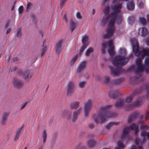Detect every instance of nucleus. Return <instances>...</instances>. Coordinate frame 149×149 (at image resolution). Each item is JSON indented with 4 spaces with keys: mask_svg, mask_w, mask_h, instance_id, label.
Masks as SVG:
<instances>
[{
    "mask_svg": "<svg viewBox=\"0 0 149 149\" xmlns=\"http://www.w3.org/2000/svg\"><path fill=\"white\" fill-rule=\"evenodd\" d=\"M122 8V3L112 6V12L110 13L111 19L109 20L108 28L107 29V33L102 36L103 39L108 38L113 35L115 30L114 25L115 21L117 16L120 14Z\"/></svg>",
    "mask_w": 149,
    "mask_h": 149,
    "instance_id": "obj_1",
    "label": "nucleus"
},
{
    "mask_svg": "<svg viewBox=\"0 0 149 149\" xmlns=\"http://www.w3.org/2000/svg\"><path fill=\"white\" fill-rule=\"evenodd\" d=\"M120 54H123V56H116L113 61V63L114 66L116 67L114 69L111 66H109L111 74L113 76H116L120 74L121 73L125 72L119 65H125L127 63L125 59L126 57L125 55L126 54V50L125 48L120 49Z\"/></svg>",
    "mask_w": 149,
    "mask_h": 149,
    "instance_id": "obj_2",
    "label": "nucleus"
},
{
    "mask_svg": "<svg viewBox=\"0 0 149 149\" xmlns=\"http://www.w3.org/2000/svg\"><path fill=\"white\" fill-rule=\"evenodd\" d=\"M112 107V105H109L101 107L100 112L94 116L95 123L97 124L102 123L105 121L107 118L116 116V113H111L110 112V109Z\"/></svg>",
    "mask_w": 149,
    "mask_h": 149,
    "instance_id": "obj_3",
    "label": "nucleus"
},
{
    "mask_svg": "<svg viewBox=\"0 0 149 149\" xmlns=\"http://www.w3.org/2000/svg\"><path fill=\"white\" fill-rule=\"evenodd\" d=\"M132 42L133 45V51L135 56L138 57L141 56L142 58H143L145 55L149 56V49H143L141 51L139 50V43L135 38H132Z\"/></svg>",
    "mask_w": 149,
    "mask_h": 149,
    "instance_id": "obj_4",
    "label": "nucleus"
},
{
    "mask_svg": "<svg viewBox=\"0 0 149 149\" xmlns=\"http://www.w3.org/2000/svg\"><path fill=\"white\" fill-rule=\"evenodd\" d=\"M130 129L134 130L135 134L137 135L139 132L138 127L136 124L134 123L130 127H127L124 129L123 134H121V136L122 139H125L128 136Z\"/></svg>",
    "mask_w": 149,
    "mask_h": 149,
    "instance_id": "obj_5",
    "label": "nucleus"
},
{
    "mask_svg": "<svg viewBox=\"0 0 149 149\" xmlns=\"http://www.w3.org/2000/svg\"><path fill=\"white\" fill-rule=\"evenodd\" d=\"M110 8L109 6H107L104 9L103 12L105 15L103 16L102 20L101 21V25L104 26L108 22L109 19H111L110 14L108 15L109 12Z\"/></svg>",
    "mask_w": 149,
    "mask_h": 149,
    "instance_id": "obj_6",
    "label": "nucleus"
},
{
    "mask_svg": "<svg viewBox=\"0 0 149 149\" xmlns=\"http://www.w3.org/2000/svg\"><path fill=\"white\" fill-rule=\"evenodd\" d=\"M92 104V101L91 99H89L85 103L84 107V114L85 116L87 117L88 116L89 112L91 109Z\"/></svg>",
    "mask_w": 149,
    "mask_h": 149,
    "instance_id": "obj_7",
    "label": "nucleus"
},
{
    "mask_svg": "<svg viewBox=\"0 0 149 149\" xmlns=\"http://www.w3.org/2000/svg\"><path fill=\"white\" fill-rule=\"evenodd\" d=\"M137 64L136 70L134 72L136 73L143 72V65L141 63V60L140 58H137L136 61Z\"/></svg>",
    "mask_w": 149,
    "mask_h": 149,
    "instance_id": "obj_8",
    "label": "nucleus"
},
{
    "mask_svg": "<svg viewBox=\"0 0 149 149\" xmlns=\"http://www.w3.org/2000/svg\"><path fill=\"white\" fill-rule=\"evenodd\" d=\"M108 45L109 47V49L108 52L110 56H112L115 54V52L114 51V47L113 45V42L111 40H110L108 42Z\"/></svg>",
    "mask_w": 149,
    "mask_h": 149,
    "instance_id": "obj_9",
    "label": "nucleus"
},
{
    "mask_svg": "<svg viewBox=\"0 0 149 149\" xmlns=\"http://www.w3.org/2000/svg\"><path fill=\"white\" fill-rule=\"evenodd\" d=\"M143 65V72L145 71L146 73H149V58H146L144 60V64Z\"/></svg>",
    "mask_w": 149,
    "mask_h": 149,
    "instance_id": "obj_10",
    "label": "nucleus"
},
{
    "mask_svg": "<svg viewBox=\"0 0 149 149\" xmlns=\"http://www.w3.org/2000/svg\"><path fill=\"white\" fill-rule=\"evenodd\" d=\"M86 62L83 61L81 62L78 66L76 72L79 73L83 70L86 67Z\"/></svg>",
    "mask_w": 149,
    "mask_h": 149,
    "instance_id": "obj_11",
    "label": "nucleus"
},
{
    "mask_svg": "<svg viewBox=\"0 0 149 149\" xmlns=\"http://www.w3.org/2000/svg\"><path fill=\"white\" fill-rule=\"evenodd\" d=\"M74 85L73 82L70 81L69 84L68 88L67 91V95H71L72 93L73 92V88Z\"/></svg>",
    "mask_w": 149,
    "mask_h": 149,
    "instance_id": "obj_12",
    "label": "nucleus"
},
{
    "mask_svg": "<svg viewBox=\"0 0 149 149\" xmlns=\"http://www.w3.org/2000/svg\"><path fill=\"white\" fill-rule=\"evenodd\" d=\"M138 116V113L137 112H135L132 113L128 118V123H130L135 120Z\"/></svg>",
    "mask_w": 149,
    "mask_h": 149,
    "instance_id": "obj_13",
    "label": "nucleus"
},
{
    "mask_svg": "<svg viewBox=\"0 0 149 149\" xmlns=\"http://www.w3.org/2000/svg\"><path fill=\"white\" fill-rule=\"evenodd\" d=\"M63 40H61L56 44V52L57 53H59L62 49V45Z\"/></svg>",
    "mask_w": 149,
    "mask_h": 149,
    "instance_id": "obj_14",
    "label": "nucleus"
},
{
    "mask_svg": "<svg viewBox=\"0 0 149 149\" xmlns=\"http://www.w3.org/2000/svg\"><path fill=\"white\" fill-rule=\"evenodd\" d=\"M23 83L21 81L17 79H15L14 82V86L18 88H20L22 87Z\"/></svg>",
    "mask_w": 149,
    "mask_h": 149,
    "instance_id": "obj_15",
    "label": "nucleus"
},
{
    "mask_svg": "<svg viewBox=\"0 0 149 149\" xmlns=\"http://www.w3.org/2000/svg\"><path fill=\"white\" fill-rule=\"evenodd\" d=\"M141 102V100H137L130 104L128 105L127 107V108L130 109L134 107L139 106Z\"/></svg>",
    "mask_w": 149,
    "mask_h": 149,
    "instance_id": "obj_16",
    "label": "nucleus"
},
{
    "mask_svg": "<svg viewBox=\"0 0 149 149\" xmlns=\"http://www.w3.org/2000/svg\"><path fill=\"white\" fill-rule=\"evenodd\" d=\"M9 113L8 112H4L1 118V123L3 125L6 123V120L7 117L8 116Z\"/></svg>",
    "mask_w": 149,
    "mask_h": 149,
    "instance_id": "obj_17",
    "label": "nucleus"
},
{
    "mask_svg": "<svg viewBox=\"0 0 149 149\" xmlns=\"http://www.w3.org/2000/svg\"><path fill=\"white\" fill-rule=\"evenodd\" d=\"M141 136L144 137L142 143H144L146 141V139L145 137V136H147L148 139H149V132H147L145 130H142L141 134Z\"/></svg>",
    "mask_w": 149,
    "mask_h": 149,
    "instance_id": "obj_18",
    "label": "nucleus"
},
{
    "mask_svg": "<svg viewBox=\"0 0 149 149\" xmlns=\"http://www.w3.org/2000/svg\"><path fill=\"white\" fill-rule=\"evenodd\" d=\"M140 92H136L135 91L132 93L130 96L127 97L125 100V101L127 103H130L131 102L134 96L136 94L139 93Z\"/></svg>",
    "mask_w": 149,
    "mask_h": 149,
    "instance_id": "obj_19",
    "label": "nucleus"
},
{
    "mask_svg": "<svg viewBox=\"0 0 149 149\" xmlns=\"http://www.w3.org/2000/svg\"><path fill=\"white\" fill-rule=\"evenodd\" d=\"M118 95V90L112 91L110 92L109 93V96L113 99L116 98Z\"/></svg>",
    "mask_w": 149,
    "mask_h": 149,
    "instance_id": "obj_20",
    "label": "nucleus"
},
{
    "mask_svg": "<svg viewBox=\"0 0 149 149\" xmlns=\"http://www.w3.org/2000/svg\"><path fill=\"white\" fill-rule=\"evenodd\" d=\"M124 101L123 99H119L115 104V106L117 107H120L124 104Z\"/></svg>",
    "mask_w": 149,
    "mask_h": 149,
    "instance_id": "obj_21",
    "label": "nucleus"
},
{
    "mask_svg": "<svg viewBox=\"0 0 149 149\" xmlns=\"http://www.w3.org/2000/svg\"><path fill=\"white\" fill-rule=\"evenodd\" d=\"M81 110V108H79L77 111H75L74 113L72 118L73 122H75L76 120L77 116L80 114Z\"/></svg>",
    "mask_w": 149,
    "mask_h": 149,
    "instance_id": "obj_22",
    "label": "nucleus"
},
{
    "mask_svg": "<svg viewBox=\"0 0 149 149\" xmlns=\"http://www.w3.org/2000/svg\"><path fill=\"white\" fill-rule=\"evenodd\" d=\"M70 29L72 32L76 28L77 24L72 20L70 21Z\"/></svg>",
    "mask_w": 149,
    "mask_h": 149,
    "instance_id": "obj_23",
    "label": "nucleus"
},
{
    "mask_svg": "<svg viewBox=\"0 0 149 149\" xmlns=\"http://www.w3.org/2000/svg\"><path fill=\"white\" fill-rule=\"evenodd\" d=\"M141 30V36L143 37L146 36L148 33V31L147 29L145 27H143L141 29V28L139 29V33L140 31Z\"/></svg>",
    "mask_w": 149,
    "mask_h": 149,
    "instance_id": "obj_24",
    "label": "nucleus"
},
{
    "mask_svg": "<svg viewBox=\"0 0 149 149\" xmlns=\"http://www.w3.org/2000/svg\"><path fill=\"white\" fill-rule=\"evenodd\" d=\"M127 9L129 10H133L134 8V3L132 1L129 2L127 5Z\"/></svg>",
    "mask_w": 149,
    "mask_h": 149,
    "instance_id": "obj_25",
    "label": "nucleus"
},
{
    "mask_svg": "<svg viewBox=\"0 0 149 149\" xmlns=\"http://www.w3.org/2000/svg\"><path fill=\"white\" fill-rule=\"evenodd\" d=\"M23 76L25 79H27L31 78L32 76V75L30 74L29 71H27L24 74Z\"/></svg>",
    "mask_w": 149,
    "mask_h": 149,
    "instance_id": "obj_26",
    "label": "nucleus"
},
{
    "mask_svg": "<svg viewBox=\"0 0 149 149\" xmlns=\"http://www.w3.org/2000/svg\"><path fill=\"white\" fill-rule=\"evenodd\" d=\"M80 102H74L71 104V107L72 109H76L79 106Z\"/></svg>",
    "mask_w": 149,
    "mask_h": 149,
    "instance_id": "obj_27",
    "label": "nucleus"
},
{
    "mask_svg": "<svg viewBox=\"0 0 149 149\" xmlns=\"http://www.w3.org/2000/svg\"><path fill=\"white\" fill-rule=\"evenodd\" d=\"M22 127H21L19 128L18 129L17 131L16 135L15 136V138L14 139V140L15 141H17L20 135V134H21V131L22 130Z\"/></svg>",
    "mask_w": 149,
    "mask_h": 149,
    "instance_id": "obj_28",
    "label": "nucleus"
},
{
    "mask_svg": "<svg viewBox=\"0 0 149 149\" xmlns=\"http://www.w3.org/2000/svg\"><path fill=\"white\" fill-rule=\"evenodd\" d=\"M42 137L43 139V143H45L46 140L47 138V134L46 130H44L43 131L42 133Z\"/></svg>",
    "mask_w": 149,
    "mask_h": 149,
    "instance_id": "obj_29",
    "label": "nucleus"
},
{
    "mask_svg": "<svg viewBox=\"0 0 149 149\" xmlns=\"http://www.w3.org/2000/svg\"><path fill=\"white\" fill-rule=\"evenodd\" d=\"M87 143L89 147H93L95 145L96 142L94 140H90L88 141Z\"/></svg>",
    "mask_w": 149,
    "mask_h": 149,
    "instance_id": "obj_30",
    "label": "nucleus"
},
{
    "mask_svg": "<svg viewBox=\"0 0 149 149\" xmlns=\"http://www.w3.org/2000/svg\"><path fill=\"white\" fill-rule=\"evenodd\" d=\"M118 123L116 122H111L109 123L106 126V128L108 129H110L112 126L113 125H117Z\"/></svg>",
    "mask_w": 149,
    "mask_h": 149,
    "instance_id": "obj_31",
    "label": "nucleus"
},
{
    "mask_svg": "<svg viewBox=\"0 0 149 149\" xmlns=\"http://www.w3.org/2000/svg\"><path fill=\"white\" fill-rule=\"evenodd\" d=\"M135 22V19L134 16H131L128 17V22L130 25L132 24Z\"/></svg>",
    "mask_w": 149,
    "mask_h": 149,
    "instance_id": "obj_32",
    "label": "nucleus"
},
{
    "mask_svg": "<svg viewBox=\"0 0 149 149\" xmlns=\"http://www.w3.org/2000/svg\"><path fill=\"white\" fill-rule=\"evenodd\" d=\"M94 49L93 48L90 47L86 51L85 55L87 56H88L91 53L93 52Z\"/></svg>",
    "mask_w": 149,
    "mask_h": 149,
    "instance_id": "obj_33",
    "label": "nucleus"
},
{
    "mask_svg": "<svg viewBox=\"0 0 149 149\" xmlns=\"http://www.w3.org/2000/svg\"><path fill=\"white\" fill-rule=\"evenodd\" d=\"M124 80L123 78H120L118 79L113 81L112 83L115 84H118L121 83Z\"/></svg>",
    "mask_w": 149,
    "mask_h": 149,
    "instance_id": "obj_34",
    "label": "nucleus"
},
{
    "mask_svg": "<svg viewBox=\"0 0 149 149\" xmlns=\"http://www.w3.org/2000/svg\"><path fill=\"white\" fill-rule=\"evenodd\" d=\"M88 44H83V45L81 47V49L80 51L79 54L80 55L82 54V53L86 48L87 46L88 45Z\"/></svg>",
    "mask_w": 149,
    "mask_h": 149,
    "instance_id": "obj_35",
    "label": "nucleus"
},
{
    "mask_svg": "<svg viewBox=\"0 0 149 149\" xmlns=\"http://www.w3.org/2000/svg\"><path fill=\"white\" fill-rule=\"evenodd\" d=\"M86 82L85 81H82L79 82V87L81 88H83L85 87Z\"/></svg>",
    "mask_w": 149,
    "mask_h": 149,
    "instance_id": "obj_36",
    "label": "nucleus"
},
{
    "mask_svg": "<svg viewBox=\"0 0 149 149\" xmlns=\"http://www.w3.org/2000/svg\"><path fill=\"white\" fill-rule=\"evenodd\" d=\"M116 21V23L117 24L120 25L121 24L123 20L121 17H118V16L115 21Z\"/></svg>",
    "mask_w": 149,
    "mask_h": 149,
    "instance_id": "obj_37",
    "label": "nucleus"
},
{
    "mask_svg": "<svg viewBox=\"0 0 149 149\" xmlns=\"http://www.w3.org/2000/svg\"><path fill=\"white\" fill-rule=\"evenodd\" d=\"M139 21L143 25L146 24V19L143 17L140 18L139 19Z\"/></svg>",
    "mask_w": 149,
    "mask_h": 149,
    "instance_id": "obj_38",
    "label": "nucleus"
},
{
    "mask_svg": "<svg viewBox=\"0 0 149 149\" xmlns=\"http://www.w3.org/2000/svg\"><path fill=\"white\" fill-rule=\"evenodd\" d=\"M88 39V38L87 36H84L82 39V42L83 43V44H88L87 43H86V42L87 41Z\"/></svg>",
    "mask_w": 149,
    "mask_h": 149,
    "instance_id": "obj_39",
    "label": "nucleus"
},
{
    "mask_svg": "<svg viewBox=\"0 0 149 149\" xmlns=\"http://www.w3.org/2000/svg\"><path fill=\"white\" fill-rule=\"evenodd\" d=\"M77 57L78 56L77 55L72 58L70 63L71 65L73 64L74 63L77 61Z\"/></svg>",
    "mask_w": 149,
    "mask_h": 149,
    "instance_id": "obj_40",
    "label": "nucleus"
},
{
    "mask_svg": "<svg viewBox=\"0 0 149 149\" xmlns=\"http://www.w3.org/2000/svg\"><path fill=\"white\" fill-rule=\"evenodd\" d=\"M24 8L23 6H21L18 8V12L19 14H21L23 11Z\"/></svg>",
    "mask_w": 149,
    "mask_h": 149,
    "instance_id": "obj_41",
    "label": "nucleus"
},
{
    "mask_svg": "<svg viewBox=\"0 0 149 149\" xmlns=\"http://www.w3.org/2000/svg\"><path fill=\"white\" fill-rule=\"evenodd\" d=\"M22 35V33L21 31V29L20 28L19 29L17 30V36L18 37L21 36Z\"/></svg>",
    "mask_w": 149,
    "mask_h": 149,
    "instance_id": "obj_42",
    "label": "nucleus"
},
{
    "mask_svg": "<svg viewBox=\"0 0 149 149\" xmlns=\"http://www.w3.org/2000/svg\"><path fill=\"white\" fill-rule=\"evenodd\" d=\"M77 17L79 19H81L82 18V17L81 16L80 13L79 12H78L76 14Z\"/></svg>",
    "mask_w": 149,
    "mask_h": 149,
    "instance_id": "obj_43",
    "label": "nucleus"
},
{
    "mask_svg": "<svg viewBox=\"0 0 149 149\" xmlns=\"http://www.w3.org/2000/svg\"><path fill=\"white\" fill-rule=\"evenodd\" d=\"M134 69V66H132L130 67L127 70L125 71V72H128L130 71H132Z\"/></svg>",
    "mask_w": 149,
    "mask_h": 149,
    "instance_id": "obj_44",
    "label": "nucleus"
},
{
    "mask_svg": "<svg viewBox=\"0 0 149 149\" xmlns=\"http://www.w3.org/2000/svg\"><path fill=\"white\" fill-rule=\"evenodd\" d=\"M47 46H46L43 49L42 52L41 54V56H42L44 55V54L47 51Z\"/></svg>",
    "mask_w": 149,
    "mask_h": 149,
    "instance_id": "obj_45",
    "label": "nucleus"
},
{
    "mask_svg": "<svg viewBox=\"0 0 149 149\" xmlns=\"http://www.w3.org/2000/svg\"><path fill=\"white\" fill-rule=\"evenodd\" d=\"M118 146L120 148H123L124 147V145L123 143L121 141H119L118 143Z\"/></svg>",
    "mask_w": 149,
    "mask_h": 149,
    "instance_id": "obj_46",
    "label": "nucleus"
},
{
    "mask_svg": "<svg viewBox=\"0 0 149 149\" xmlns=\"http://www.w3.org/2000/svg\"><path fill=\"white\" fill-rule=\"evenodd\" d=\"M140 139L138 138H136L135 139V143L136 145H138L140 143Z\"/></svg>",
    "mask_w": 149,
    "mask_h": 149,
    "instance_id": "obj_47",
    "label": "nucleus"
},
{
    "mask_svg": "<svg viewBox=\"0 0 149 149\" xmlns=\"http://www.w3.org/2000/svg\"><path fill=\"white\" fill-rule=\"evenodd\" d=\"M17 69V68L16 67H11L10 68L9 71H11L12 72H14Z\"/></svg>",
    "mask_w": 149,
    "mask_h": 149,
    "instance_id": "obj_48",
    "label": "nucleus"
},
{
    "mask_svg": "<svg viewBox=\"0 0 149 149\" xmlns=\"http://www.w3.org/2000/svg\"><path fill=\"white\" fill-rule=\"evenodd\" d=\"M65 3V0H62V1L61 2L60 6L61 8L63 6V4H64Z\"/></svg>",
    "mask_w": 149,
    "mask_h": 149,
    "instance_id": "obj_49",
    "label": "nucleus"
},
{
    "mask_svg": "<svg viewBox=\"0 0 149 149\" xmlns=\"http://www.w3.org/2000/svg\"><path fill=\"white\" fill-rule=\"evenodd\" d=\"M31 4L30 2H29L27 5V10L28 11V9H30L31 8Z\"/></svg>",
    "mask_w": 149,
    "mask_h": 149,
    "instance_id": "obj_50",
    "label": "nucleus"
},
{
    "mask_svg": "<svg viewBox=\"0 0 149 149\" xmlns=\"http://www.w3.org/2000/svg\"><path fill=\"white\" fill-rule=\"evenodd\" d=\"M109 77H106L105 78L104 81L105 83L108 82L109 80Z\"/></svg>",
    "mask_w": 149,
    "mask_h": 149,
    "instance_id": "obj_51",
    "label": "nucleus"
},
{
    "mask_svg": "<svg viewBox=\"0 0 149 149\" xmlns=\"http://www.w3.org/2000/svg\"><path fill=\"white\" fill-rule=\"evenodd\" d=\"M143 6V2H140L139 4V7L140 8H142Z\"/></svg>",
    "mask_w": 149,
    "mask_h": 149,
    "instance_id": "obj_52",
    "label": "nucleus"
},
{
    "mask_svg": "<svg viewBox=\"0 0 149 149\" xmlns=\"http://www.w3.org/2000/svg\"><path fill=\"white\" fill-rule=\"evenodd\" d=\"M27 103V102H26L25 103L22 105V106L21 107V108H20V110H22L26 106V104Z\"/></svg>",
    "mask_w": 149,
    "mask_h": 149,
    "instance_id": "obj_53",
    "label": "nucleus"
},
{
    "mask_svg": "<svg viewBox=\"0 0 149 149\" xmlns=\"http://www.w3.org/2000/svg\"><path fill=\"white\" fill-rule=\"evenodd\" d=\"M146 96L147 98H149V90H148L147 91Z\"/></svg>",
    "mask_w": 149,
    "mask_h": 149,
    "instance_id": "obj_54",
    "label": "nucleus"
},
{
    "mask_svg": "<svg viewBox=\"0 0 149 149\" xmlns=\"http://www.w3.org/2000/svg\"><path fill=\"white\" fill-rule=\"evenodd\" d=\"M102 48L104 49H105L106 47V44L105 43H103L102 44Z\"/></svg>",
    "mask_w": 149,
    "mask_h": 149,
    "instance_id": "obj_55",
    "label": "nucleus"
},
{
    "mask_svg": "<svg viewBox=\"0 0 149 149\" xmlns=\"http://www.w3.org/2000/svg\"><path fill=\"white\" fill-rule=\"evenodd\" d=\"M62 15H63V21H65V14L63 12L61 13Z\"/></svg>",
    "mask_w": 149,
    "mask_h": 149,
    "instance_id": "obj_56",
    "label": "nucleus"
},
{
    "mask_svg": "<svg viewBox=\"0 0 149 149\" xmlns=\"http://www.w3.org/2000/svg\"><path fill=\"white\" fill-rule=\"evenodd\" d=\"M74 149H81V147L80 145L76 146Z\"/></svg>",
    "mask_w": 149,
    "mask_h": 149,
    "instance_id": "obj_57",
    "label": "nucleus"
},
{
    "mask_svg": "<svg viewBox=\"0 0 149 149\" xmlns=\"http://www.w3.org/2000/svg\"><path fill=\"white\" fill-rule=\"evenodd\" d=\"M94 127V124H91L89 125V127L90 128L92 129Z\"/></svg>",
    "mask_w": 149,
    "mask_h": 149,
    "instance_id": "obj_58",
    "label": "nucleus"
},
{
    "mask_svg": "<svg viewBox=\"0 0 149 149\" xmlns=\"http://www.w3.org/2000/svg\"><path fill=\"white\" fill-rule=\"evenodd\" d=\"M95 10L94 9H93L92 11V14L94 15L95 14Z\"/></svg>",
    "mask_w": 149,
    "mask_h": 149,
    "instance_id": "obj_59",
    "label": "nucleus"
},
{
    "mask_svg": "<svg viewBox=\"0 0 149 149\" xmlns=\"http://www.w3.org/2000/svg\"><path fill=\"white\" fill-rule=\"evenodd\" d=\"M146 42L147 45H149V39H148L146 40Z\"/></svg>",
    "mask_w": 149,
    "mask_h": 149,
    "instance_id": "obj_60",
    "label": "nucleus"
},
{
    "mask_svg": "<svg viewBox=\"0 0 149 149\" xmlns=\"http://www.w3.org/2000/svg\"><path fill=\"white\" fill-rule=\"evenodd\" d=\"M11 31V29L10 28L8 29L7 30L6 32V33L8 34L9 33H10Z\"/></svg>",
    "mask_w": 149,
    "mask_h": 149,
    "instance_id": "obj_61",
    "label": "nucleus"
},
{
    "mask_svg": "<svg viewBox=\"0 0 149 149\" xmlns=\"http://www.w3.org/2000/svg\"><path fill=\"white\" fill-rule=\"evenodd\" d=\"M9 21H8L7 22V23H6V28H7V27H8V26H9Z\"/></svg>",
    "mask_w": 149,
    "mask_h": 149,
    "instance_id": "obj_62",
    "label": "nucleus"
},
{
    "mask_svg": "<svg viewBox=\"0 0 149 149\" xmlns=\"http://www.w3.org/2000/svg\"><path fill=\"white\" fill-rule=\"evenodd\" d=\"M32 20L33 22H36L37 21V20L35 18H34V17H32Z\"/></svg>",
    "mask_w": 149,
    "mask_h": 149,
    "instance_id": "obj_63",
    "label": "nucleus"
},
{
    "mask_svg": "<svg viewBox=\"0 0 149 149\" xmlns=\"http://www.w3.org/2000/svg\"><path fill=\"white\" fill-rule=\"evenodd\" d=\"M136 146L134 145H133L132 146L131 149H136Z\"/></svg>",
    "mask_w": 149,
    "mask_h": 149,
    "instance_id": "obj_64",
    "label": "nucleus"
}]
</instances>
